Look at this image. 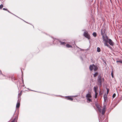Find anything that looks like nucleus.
Wrapping results in <instances>:
<instances>
[{
	"instance_id": "1",
	"label": "nucleus",
	"mask_w": 122,
	"mask_h": 122,
	"mask_svg": "<svg viewBox=\"0 0 122 122\" xmlns=\"http://www.w3.org/2000/svg\"><path fill=\"white\" fill-rule=\"evenodd\" d=\"M106 36V38H105V40L104 39L103 41L106 42L108 43L111 46H112L114 44V43L113 41L110 39H108V37L107 36L106 34H105Z\"/></svg>"
},
{
	"instance_id": "2",
	"label": "nucleus",
	"mask_w": 122,
	"mask_h": 122,
	"mask_svg": "<svg viewBox=\"0 0 122 122\" xmlns=\"http://www.w3.org/2000/svg\"><path fill=\"white\" fill-rule=\"evenodd\" d=\"M97 109L98 110L99 112L100 113L102 112V114L103 115L105 112H106V106L105 105H104L103 106V108L102 109H102L101 108V107L100 106V107H98Z\"/></svg>"
},
{
	"instance_id": "3",
	"label": "nucleus",
	"mask_w": 122,
	"mask_h": 122,
	"mask_svg": "<svg viewBox=\"0 0 122 122\" xmlns=\"http://www.w3.org/2000/svg\"><path fill=\"white\" fill-rule=\"evenodd\" d=\"M89 69L91 71H92L93 69L94 71H97L98 69L97 66L94 64H93L90 65L89 67Z\"/></svg>"
},
{
	"instance_id": "4",
	"label": "nucleus",
	"mask_w": 122,
	"mask_h": 122,
	"mask_svg": "<svg viewBox=\"0 0 122 122\" xmlns=\"http://www.w3.org/2000/svg\"><path fill=\"white\" fill-rule=\"evenodd\" d=\"M106 31V28L105 27H103L101 29V34L102 36V38L103 40L104 39L105 40V38H106V36H104V34L105 33Z\"/></svg>"
},
{
	"instance_id": "5",
	"label": "nucleus",
	"mask_w": 122,
	"mask_h": 122,
	"mask_svg": "<svg viewBox=\"0 0 122 122\" xmlns=\"http://www.w3.org/2000/svg\"><path fill=\"white\" fill-rule=\"evenodd\" d=\"M83 36L86 38L89 39L91 38V37L88 32L87 31H85L83 34Z\"/></svg>"
},
{
	"instance_id": "6",
	"label": "nucleus",
	"mask_w": 122,
	"mask_h": 122,
	"mask_svg": "<svg viewBox=\"0 0 122 122\" xmlns=\"http://www.w3.org/2000/svg\"><path fill=\"white\" fill-rule=\"evenodd\" d=\"M97 81L98 83H99L98 84L100 86H101L102 84V77L100 75L98 76Z\"/></svg>"
},
{
	"instance_id": "7",
	"label": "nucleus",
	"mask_w": 122,
	"mask_h": 122,
	"mask_svg": "<svg viewBox=\"0 0 122 122\" xmlns=\"http://www.w3.org/2000/svg\"><path fill=\"white\" fill-rule=\"evenodd\" d=\"M92 97L91 94V92H89L87 94L86 96V98H91Z\"/></svg>"
},
{
	"instance_id": "8",
	"label": "nucleus",
	"mask_w": 122,
	"mask_h": 122,
	"mask_svg": "<svg viewBox=\"0 0 122 122\" xmlns=\"http://www.w3.org/2000/svg\"><path fill=\"white\" fill-rule=\"evenodd\" d=\"M107 95H106V94L104 95L103 96V97L104 98V102H106L107 101Z\"/></svg>"
},
{
	"instance_id": "9",
	"label": "nucleus",
	"mask_w": 122,
	"mask_h": 122,
	"mask_svg": "<svg viewBox=\"0 0 122 122\" xmlns=\"http://www.w3.org/2000/svg\"><path fill=\"white\" fill-rule=\"evenodd\" d=\"M20 105V101H19V100H18L17 103L16 107V108H18L19 107Z\"/></svg>"
},
{
	"instance_id": "10",
	"label": "nucleus",
	"mask_w": 122,
	"mask_h": 122,
	"mask_svg": "<svg viewBox=\"0 0 122 122\" xmlns=\"http://www.w3.org/2000/svg\"><path fill=\"white\" fill-rule=\"evenodd\" d=\"M18 116L17 115L15 117V118L11 122H16V121H17V120L18 119Z\"/></svg>"
},
{
	"instance_id": "11",
	"label": "nucleus",
	"mask_w": 122,
	"mask_h": 122,
	"mask_svg": "<svg viewBox=\"0 0 122 122\" xmlns=\"http://www.w3.org/2000/svg\"><path fill=\"white\" fill-rule=\"evenodd\" d=\"M86 99L87 102L88 103H89L90 102H92V100L90 99V98H86Z\"/></svg>"
},
{
	"instance_id": "12",
	"label": "nucleus",
	"mask_w": 122,
	"mask_h": 122,
	"mask_svg": "<svg viewBox=\"0 0 122 122\" xmlns=\"http://www.w3.org/2000/svg\"><path fill=\"white\" fill-rule=\"evenodd\" d=\"M97 88L98 87L97 86H95L94 87L93 89L95 93L97 92Z\"/></svg>"
},
{
	"instance_id": "13",
	"label": "nucleus",
	"mask_w": 122,
	"mask_h": 122,
	"mask_svg": "<svg viewBox=\"0 0 122 122\" xmlns=\"http://www.w3.org/2000/svg\"><path fill=\"white\" fill-rule=\"evenodd\" d=\"M66 98L68 100H70L72 101L73 100V99L72 98H71L70 97L67 96L66 97Z\"/></svg>"
},
{
	"instance_id": "14",
	"label": "nucleus",
	"mask_w": 122,
	"mask_h": 122,
	"mask_svg": "<svg viewBox=\"0 0 122 122\" xmlns=\"http://www.w3.org/2000/svg\"><path fill=\"white\" fill-rule=\"evenodd\" d=\"M59 42L61 43V45H65L66 44V43L65 42H62L60 41H59Z\"/></svg>"
},
{
	"instance_id": "15",
	"label": "nucleus",
	"mask_w": 122,
	"mask_h": 122,
	"mask_svg": "<svg viewBox=\"0 0 122 122\" xmlns=\"http://www.w3.org/2000/svg\"><path fill=\"white\" fill-rule=\"evenodd\" d=\"M107 42H105L104 44L105 46H107L108 47L110 46V45L108 44H107Z\"/></svg>"
},
{
	"instance_id": "16",
	"label": "nucleus",
	"mask_w": 122,
	"mask_h": 122,
	"mask_svg": "<svg viewBox=\"0 0 122 122\" xmlns=\"http://www.w3.org/2000/svg\"><path fill=\"white\" fill-rule=\"evenodd\" d=\"M92 35L94 37H96L97 36V33L96 32H94L93 33Z\"/></svg>"
},
{
	"instance_id": "17",
	"label": "nucleus",
	"mask_w": 122,
	"mask_h": 122,
	"mask_svg": "<svg viewBox=\"0 0 122 122\" xmlns=\"http://www.w3.org/2000/svg\"><path fill=\"white\" fill-rule=\"evenodd\" d=\"M66 47L68 48H69V47H72V46H71V45H70L69 44H67L66 45Z\"/></svg>"
},
{
	"instance_id": "18",
	"label": "nucleus",
	"mask_w": 122,
	"mask_h": 122,
	"mask_svg": "<svg viewBox=\"0 0 122 122\" xmlns=\"http://www.w3.org/2000/svg\"><path fill=\"white\" fill-rule=\"evenodd\" d=\"M97 51L98 52H100L101 51L100 48L99 47H97Z\"/></svg>"
},
{
	"instance_id": "19",
	"label": "nucleus",
	"mask_w": 122,
	"mask_h": 122,
	"mask_svg": "<svg viewBox=\"0 0 122 122\" xmlns=\"http://www.w3.org/2000/svg\"><path fill=\"white\" fill-rule=\"evenodd\" d=\"M95 93V98L96 99L97 97L98 93L97 92Z\"/></svg>"
},
{
	"instance_id": "20",
	"label": "nucleus",
	"mask_w": 122,
	"mask_h": 122,
	"mask_svg": "<svg viewBox=\"0 0 122 122\" xmlns=\"http://www.w3.org/2000/svg\"><path fill=\"white\" fill-rule=\"evenodd\" d=\"M117 62H119L120 63L122 64V60H117L116 61Z\"/></svg>"
},
{
	"instance_id": "21",
	"label": "nucleus",
	"mask_w": 122,
	"mask_h": 122,
	"mask_svg": "<svg viewBox=\"0 0 122 122\" xmlns=\"http://www.w3.org/2000/svg\"><path fill=\"white\" fill-rule=\"evenodd\" d=\"M98 75V73L97 72H96L94 75V77H96L97 76V75Z\"/></svg>"
},
{
	"instance_id": "22",
	"label": "nucleus",
	"mask_w": 122,
	"mask_h": 122,
	"mask_svg": "<svg viewBox=\"0 0 122 122\" xmlns=\"http://www.w3.org/2000/svg\"><path fill=\"white\" fill-rule=\"evenodd\" d=\"M11 79L12 81H13L15 80V79L14 77L13 76L11 77Z\"/></svg>"
},
{
	"instance_id": "23",
	"label": "nucleus",
	"mask_w": 122,
	"mask_h": 122,
	"mask_svg": "<svg viewBox=\"0 0 122 122\" xmlns=\"http://www.w3.org/2000/svg\"><path fill=\"white\" fill-rule=\"evenodd\" d=\"M106 89L107 90V94H106V95H107L108 93L109 92V89H108L107 88H106Z\"/></svg>"
},
{
	"instance_id": "24",
	"label": "nucleus",
	"mask_w": 122,
	"mask_h": 122,
	"mask_svg": "<svg viewBox=\"0 0 122 122\" xmlns=\"http://www.w3.org/2000/svg\"><path fill=\"white\" fill-rule=\"evenodd\" d=\"M3 5L2 4H1L0 5V9H1L3 7Z\"/></svg>"
},
{
	"instance_id": "25",
	"label": "nucleus",
	"mask_w": 122,
	"mask_h": 122,
	"mask_svg": "<svg viewBox=\"0 0 122 122\" xmlns=\"http://www.w3.org/2000/svg\"><path fill=\"white\" fill-rule=\"evenodd\" d=\"M116 96V94H115V93H114V94H113V95H112V97H113V98H114Z\"/></svg>"
},
{
	"instance_id": "26",
	"label": "nucleus",
	"mask_w": 122,
	"mask_h": 122,
	"mask_svg": "<svg viewBox=\"0 0 122 122\" xmlns=\"http://www.w3.org/2000/svg\"><path fill=\"white\" fill-rule=\"evenodd\" d=\"M95 106H96V107H97V108L98 107H100V105H99L98 104H96Z\"/></svg>"
},
{
	"instance_id": "27",
	"label": "nucleus",
	"mask_w": 122,
	"mask_h": 122,
	"mask_svg": "<svg viewBox=\"0 0 122 122\" xmlns=\"http://www.w3.org/2000/svg\"><path fill=\"white\" fill-rule=\"evenodd\" d=\"M111 75H112V77L113 78V73H112V72L111 73Z\"/></svg>"
},
{
	"instance_id": "28",
	"label": "nucleus",
	"mask_w": 122,
	"mask_h": 122,
	"mask_svg": "<svg viewBox=\"0 0 122 122\" xmlns=\"http://www.w3.org/2000/svg\"><path fill=\"white\" fill-rule=\"evenodd\" d=\"M3 9L4 10H7V9H6V8H4Z\"/></svg>"
},
{
	"instance_id": "29",
	"label": "nucleus",
	"mask_w": 122,
	"mask_h": 122,
	"mask_svg": "<svg viewBox=\"0 0 122 122\" xmlns=\"http://www.w3.org/2000/svg\"><path fill=\"white\" fill-rule=\"evenodd\" d=\"M21 92H20L19 94V95L20 96H21Z\"/></svg>"
},
{
	"instance_id": "30",
	"label": "nucleus",
	"mask_w": 122,
	"mask_h": 122,
	"mask_svg": "<svg viewBox=\"0 0 122 122\" xmlns=\"http://www.w3.org/2000/svg\"><path fill=\"white\" fill-rule=\"evenodd\" d=\"M109 47L110 48H111V47L110 46L109 47Z\"/></svg>"
},
{
	"instance_id": "31",
	"label": "nucleus",
	"mask_w": 122,
	"mask_h": 122,
	"mask_svg": "<svg viewBox=\"0 0 122 122\" xmlns=\"http://www.w3.org/2000/svg\"><path fill=\"white\" fill-rule=\"evenodd\" d=\"M109 47L110 48H111V47L110 46L109 47Z\"/></svg>"
},
{
	"instance_id": "32",
	"label": "nucleus",
	"mask_w": 122,
	"mask_h": 122,
	"mask_svg": "<svg viewBox=\"0 0 122 122\" xmlns=\"http://www.w3.org/2000/svg\"><path fill=\"white\" fill-rule=\"evenodd\" d=\"M7 11L8 12H9V13H10V12H9V10H7Z\"/></svg>"
},
{
	"instance_id": "33",
	"label": "nucleus",
	"mask_w": 122,
	"mask_h": 122,
	"mask_svg": "<svg viewBox=\"0 0 122 122\" xmlns=\"http://www.w3.org/2000/svg\"><path fill=\"white\" fill-rule=\"evenodd\" d=\"M101 2H100V4H101Z\"/></svg>"
},
{
	"instance_id": "34",
	"label": "nucleus",
	"mask_w": 122,
	"mask_h": 122,
	"mask_svg": "<svg viewBox=\"0 0 122 122\" xmlns=\"http://www.w3.org/2000/svg\"><path fill=\"white\" fill-rule=\"evenodd\" d=\"M1 73V74H2V72H1V73Z\"/></svg>"
},
{
	"instance_id": "35",
	"label": "nucleus",
	"mask_w": 122,
	"mask_h": 122,
	"mask_svg": "<svg viewBox=\"0 0 122 122\" xmlns=\"http://www.w3.org/2000/svg\"><path fill=\"white\" fill-rule=\"evenodd\" d=\"M102 79L103 80H104V78H102Z\"/></svg>"
},
{
	"instance_id": "36",
	"label": "nucleus",
	"mask_w": 122,
	"mask_h": 122,
	"mask_svg": "<svg viewBox=\"0 0 122 122\" xmlns=\"http://www.w3.org/2000/svg\"><path fill=\"white\" fill-rule=\"evenodd\" d=\"M17 122L16 121V122Z\"/></svg>"
}]
</instances>
